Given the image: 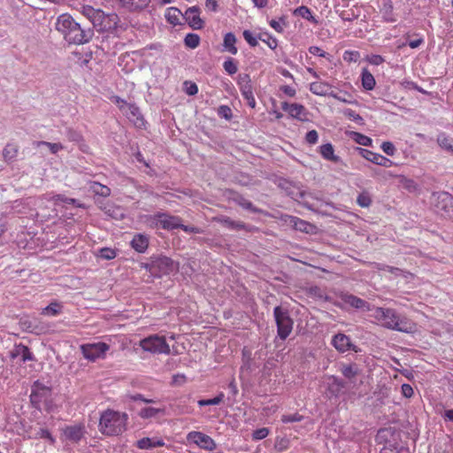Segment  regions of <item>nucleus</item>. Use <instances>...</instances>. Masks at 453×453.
Here are the masks:
<instances>
[{
    "mask_svg": "<svg viewBox=\"0 0 453 453\" xmlns=\"http://www.w3.org/2000/svg\"><path fill=\"white\" fill-rule=\"evenodd\" d=\"M374 318L382 326L403 333H412L416 324L406 316H402L391 308L376 307L372 310Z\"/></svg>",
    "mask_w": 453,
    "mask_h": 453,
    "instance_id": "1",
    "label": "nucleus"
},
{
    "mask_svg": "<svg viewBox=\"0 0 453 453\" xmlns=\"http://www.w3.org/2000/svg\"><path fill=\"white\" fill-rule=\"evenodd\" d=\"M56 29L61 33L65 41L73 44H84L92 37L91 30L81 28L73 18L67 13L61 14L57 19Z\"/></svg>",
    "mask_w": 453,
    "mask_h": 453,
    "instance_id": "2",
    "label": "nucleus"
},
{
    "mask_svg": "<svg viewBox=\"0 0 453 453\" xmlns=\"http://www.w3.org/2000/svg\"><path fill=\"white\" fill-rule=\"evenodd\" d=\"M128 415L111 409H107L101 413L98 428L107 436H117L127 430Z\"/></svg>",
    "mask_w": 453,
    "mask_h": 453,
    "instance_id": "3",
    "label": "nucleus"
},
{
    "mask_svg": "<svg viewBox=\"0 0 453 453\" xmlns=\"http://www.w3.org/2000/svg\"><path fill=\"white\" fill-rule=\"evenodd\" d=\"M28 403L23 398L17 399L13 403L12 412L9 415L10 429L20 438L26 440L28 437Z\"/></svg>",
    "mask_w": 453,
    "mask_h": 453,
    "instance_id": "4",
    "label": "nucleus"
},
{
    "mask_svg": "<svg viewBox=\"0 0 453 453\" xmlns=\"http://www.w3.org/2000/svg\"><path fill=\"white\" fill-rule=\"evenodd\" d=\"M11 364V372L15 380L20 383L22 388L27 385L26 377L28 371L26 365L28 360V347L22 343L15 344L13 349L9 352Z\"/></svg>",
    "mask_w": 453,
    "mask_h": 453,
    "instance_id": "5",
    "label": "nucleus"
},
{
    "mask_svg": "<svg viewBox=\"0 0 453 453\" xmlns=\"http://www.w3.org/2000/svg\"><path fill=\"white\" fill-rule=\"evenodd\" d=\"M30 403L39 411H44L48 413L54 411L57 405L54 401L51 387L35 381L32 386L30 393Z\"/></svg>",
    "mask_w": 453,
    "mask_h": 453,
    "instance_id": "6",
    "label": "nucleus"
},
{
    "mask_svg": "<svg viewBox=\"0 0 453 453\" xmlns=\"http://www.w3.org/2000/svg\"><path fill=\"white\" fill-rule=\"evenodd\" d=\"M273 316L277 326V334L281 340H286L293 331L294 320L287 309L276 306Z\"/></svg>",
    "mask_w": 453,
    "mask_h": 453,
    "instance_id": "7",
    "label": "nucleus"
},
{
    "mask_svg": "<svg viewBox=\"0 0 453 453\" xmlns=\"http://www.w3.org/2000/svg\"><path fill=\"white\" fill-rule=\"evenodd\" d=\"M139 346L152 354H169L170 347L165 336L157 334L150 335L140 341Z\"/></svg>",
    "mask_w": 453,
    "mask_h": 453,
    "instance_id": "8",
    "label": "nucleus"
},
{
    "mask_svg": "<svg viewBox=\"0 0 453 453\" xmlns=\"http://www.w3.org/2000/svg\"><path fill=\"white\" fill-rule=\"evenodd\" d=\"M187 441L189 444H195L199 449L206 451H213L217 448L215 441L202 432L191 431L187 434Z\"/></svg>",
    "mask_w": 453,
    "mask_h": 453,
    "instance_id": "9",
    "label": "nucleus"
},
{
    "mask_svg": "<svg viewBox=\"0 0 453 453\" xmlns=\"http://www.w3.org/2000/svg\"><path fill=\"white\" fill-rule=\"evenodd\" d=\"M337 297L339 300L334 301V304L341 309L349 306L356 309L371 311L370 304L366 301L352 294L341 292L337 295Z\"/></svg>",
    "mask_w": 453,
    "mask_h": 453,
    "instance_id": "10",
    "label": "nucleus"
},
{
    "mask_svg": "<svg viewBox=\"0 0 453 453\" xmlns=\"http://www.w3.org/2000/svg\"><path fill=\"white\" fill-rule=\"evenodd\" d=\"M109 349V345L104 342L87 343L81 346L83 357L89 361L104 357Z\"/></svg>",
    "mask_w": 453,
    "mask_h": 453,
    "instance_id": "11",
    "label": "nucleus"
},
{
    "mask_svg": "<svg viewBox=\"0 0 453 453\" xmlns=\"http://www.w3.org/2000/svg\"><path fill=\"white\" fill-rule=\"evenodd\" d=\"M434 206L438 211L453 221V196L448 192H441L436 195Z\"/></svg>",
    "mask_w": 453,
    "mask_h": 453,
    "instance_id": "12",
    "label": "nucleus"
},
{
    "mask_svg": "<svg viewBox=\"0 0 453 453\" xmlns=\"http://www.w3.org/2000/svg\"><path fill=\"white\" fill-rule=\"evenodd\" d=\"M310 91L319 96H331L338 101L343 102V103H351L350 100L346 98H342L338 94L332 91V86L328 82L326 81H314L310 84Z\"/></svg>",
    "mask_w": 453,
    "mask_h": 453,
    "instance_id": "13",
    "label": "nucleus"
},
{
    "mask_svg": "<svg viewBox=\"0 0 453 453\" xmlns=\"http://www.w3.org/2000/svg\"><path fill=\"white\" fill-rule=\"evenodd\" d=\"M157 219L156 226L165 230L178 229L182 226V219L178 216H173L166 213H157L155 215Z\"/></svg>",
    "mask_w": 453,
    "mask_h": 453,
    "instance_id": "14",
    "label": "nucleus"
},
{
    "mask_svg": "<svg viewBox=\"0 0 453 453\" xmlns=\"http://www.w3.org/2000/svg\"><path fill=\"white\" fill-rule=\"evenodd\" d=\"M360 155L366 160L384 167H391L395 163L381 154L373 152L369 150L358 148Z\"/></svg>",
    "mask_w": 453,
    "mask_h": 453,
    "instance_id": "15",
    "label": "nucleus"
},
{
    "mask_svg": "<svg viewBox=\"0 0 453 453\" xmlns=\"http://www.w3.org/2000/svg\"><path fill=\"white\" fill-rule=\"evenodd\" d=\"M332 345L342 353H344L349 350H354L357 352L355 345L351 342L350 338L342 333L335 334L331 342Z\"/></svg>",
    "mask_w": 453,
    "mask_h": 453,
    "instance_id": "16",
    "label": "nucleus"
},
{
    "mask_svg": "<svg viewBox=\"0 0 453 453\" xmlns=\"http://www.w3.org/2000/svg\"><path fill=\"white\" fill-rule=\"evenodd\" d=\"M84 434L85 426L83 424L67 426L63 429L65 439L73 442H79Z\"/></svg>",
    "mask_w": 453,
    "mask_h": 453,
    "instance_id": "17",
    "label": "nucleus"
},
{
    "mask_svg": "<svg viewBox=\"0 0 453 453\" xmlns=\"http://www.w3.org/2000/svg\"><path fill=\"white\" fill-rule=\"evenodd\" d=\"M122 113L133 122L135 127L142 128L145 126V119L140 109L134 104H130Z\"/></svg>",
    "mask_w": 453,
    "mask_h": 453,
    "instance_id": "18",
    "label": "nucleus"
},
{
    "mask_svg": "<svg viewBox=\"0 0 453 453\" xmlns=\"http://www.w3.org/2000/svg\"><path fill=\"white\" fill-rule=\"evenodd\" d=\"M281 108L294 119L299 120H304L306 119L307 111L303 104L296 103L288 104L287 102H283L281 104Z\"/></svg>",
    "mask_w": 453,
    "mask_h": 453,
    "instance_id": "19",
    "label": "nucleus"
},
{
    "mask_svg": "<svg viewBox=\"0 0 453 453\" xmlns=\"http://www.w3.org/2000/svg\"><path fill=\"white\" fill-rule=\"evenodd\" d=\"M188 24L194 29H200L203 26V21L200 18V12L197 7L188 8L183 14Z\"/></svg>",
    "mask_w": 453,
    "mask_h": 453,
    "instance_id": "20",
    "label": "nucleus"
},
{
    "mask_svg": "<svg viewBox=\"0 0 453 453\" xmlns=\"http://www.w3.org/2000/svg\"><path fill=\"white\" fill-rule=\"evenodd\" d=\"M135 446L139 449H151L165 446V441L158 437H143L135 442Z\"/></svg>",
    "mask_w": 453,
    "mask_h": 453,
    "instance_id": "21",
    "label": "nucleus"
},
{
    "mask_svg": "<svg viewBox=\"0 0 453 453\" xmlns=\"http://www.w3.org/2000/svg\"><path fill=\"white\" fill-rule=\"evenodd\" d=\"M82 13L94 24V26L99 25L104 18V12L103 11L95 9L89 5L82 7Z\"/></svg>",
    "mask_w": 453,
    "mask_h": 453,
    "instance_id": "22",
    "label": "nucleus"
},
{
    "mask_svg": "<svg viewBox=\"0 0 453 453\" xmlns=\"http://www.w3.org/2000/svg\"><path fill=\"white\" fill-rule=\"evenodd\" d=\"M287 222L296 230H299L307 234L312 232L314 228L313 225L295 216H288Z\"/></svg>",
    "mask_w": 453,
    "mask_h": 453,
    "instance_id": "23",
    "label": "nucleus"
},
{
    "mask_svg": "<svg viewBox=\"0 0 453 453\" xmlns=\"http://www.w3.org/2000/svg\"><path fill=\"white\" fill-rule=\"evenodd\" d=\"M131 247L139 253H144L149 247V237L143 234H136L131 241Z\"/></svg>",
    "mask_w": 453,
    "mask_h": 453,
    "instance_id": "24",
    "label": "nucleus"
},
{
    "mask_svg": "<svg viewBox=\"0 0 453 453\" xmlns=\"http://www.w3.org/2000/svg\"><path fill=\"white\" fill-rule=\"evenodd\" d=\"M319 152L321 157L327 161L334 163L340 162V157L334 154V146L330 142L319 146Z\"/></svg>",
    "mask_w": 453,
    "mask_h": 453,
    "instance_id": "25",
    "label": "nucleus"
},
{
    "mask_svg": "<svg viewBox=\"0 0 453 453\" xmlns=\"http://www.w3.org/2000/svg\"><path fill=\"white\" fill-rule=\"evenodd\" d=\"M123 7L130 11H142L145 9L150 0H118Z\"/></svg>",
    "mask_w": 453,
    "mask_h": 453,
    "instance_id": "26",
    "label": "nucleus"
},
{
    "mask_svg": "<svg viewBox=\"0 0 453 453\" xmlns=\"http://www.w3.org/2000/svg\"><path fill=\"white\" fill-rule=\"evenodd\" d=\"M380 12L385 21L395 22L396 20L395 15L394 13V5L391 0H385L383 2Z\"/></svg>",
    "mask_w": 453,
    "mask_h": 453,
    "instance_id": "27",
    "label": "nucleus"
},
{
    "mask_svg": "<svg viewBox=\"0 0 453 453\" xmlns=\"http://www.w3.org/2000/svg\"><path fill=\"white\" fill-rule=\"evenodd\" d=\"M340 372L348 380H354L360 372L357 364H343L341 365Z\"/></svg>",
    "mask_w": 453,
    "mask_h": 453,
    "instance_id": "28",
    "label": "nucleus"
},
{
    "mask_svg": "<svg viewBox=\"0 0 453 453\" xmlns=\"http://www.w3.org/2000/svg\"><path fill=\"white\" fill-rule=\"evenodd\" d=\"M361 83L365 90H372L376 85L373 75L366 68H363L361 72Z\"/></svg>",
    "mask_w": 453,
    "mask_h": 453,
    "instance_id": "29",
    "label": "nucleus"
},
{
    "mask_svg": "<svg viewBox=\"0 0 453 453\" xmlns=\"http://www.w3.org/2000/svg\"><path fill=\"white\" fill-rule=\"evenodd\" d=\"M236 37L233 33H226L224 36L223 46L226 51L232 55L237 54V48L235 46Z\"/></svg>",
    "mask_w": 453,
    "mask_h": 453,
    "instance_id": "30",
    "label": "nucleus"
},
{
    "mask_svg": "<svg viewBox=\"0 0 453 453\" xmlns=\"http://www.w3.org/2000/svg\"><path fill=\"white\" fill-rule=\"evenodd\" d=\"M165 16L170 24L176 26L180 24V19L183 14L179 9L175 7H169L166 9Z\"/></svg>",
    "mask_w": 453,
    "mask_h": 453,
    "instance_id": "31",
    "label": "nucleus"
},
{
    "mask_svg": "<svg viewBox=\"0 0 453 453\" xmlns=\"http://www.w3.org/2000/svg\"><path fill=\"white\" fill-rule=\"evenodd\" d=\"M89 188L95 195H97V196H100L103 197H108L111 196V188L105 185L99 183V182H96V181L91 182Z\"/></svg>",
    "mask_w": 453,
    "mask_h": 453,
    "instance_id": "32",
    "label": "nucleus"
},
{
    "mask_svg": "<svg viewBox=\"0 0 453 453\" xmlns=\"http://www.w3.org/2000/svg\"><path fill=\"white\" fill-rule=\"evenodd\" d=\"M294 14L301 16L302 18L311 21L315 25L319 23L318 19L312 15L311 10L307 6L303 5L296 8L294 12Z\"/></svg>",
    "mask_w": 453,
    "mask_h": 453,
    "instance_id": "33",
    "label": "nucleus"
},
{
    "mask_svg": "<svg viewBox=\"0 0 453 453\" xmlns=\"http://www.w3.org/2000/svg\"><path fill=\"white\" fill-rule=\"evenodd\" d=\"M241 93L243 98L246 100L247 104L254 109L257 105L255 96L253 95V88L252 86H246L241 90Z\"/></svg>",
    "mask_w": 453,
    "mask_h": 453,
    "instance_id": "34",
    "label": "nucleus"
},
{
    "mask_svg": "<svg viewBox=\"0 0 453 453\" xmlns=\"http://www.w3.org/2000/svg\"><path fill=\"white\" fill-rule=\"evenodd\" d=\"M439 146L448 151L453 152V139L445 134H441L437 137Z\"/></svg>",
    "mask_w": 453,
    "mask_h": 453,
    "instance_id": "35",
    "label": "nucleus"
},
{
    "mask_svg": "<svg viewBox=\"0 0 453 453\" xmlns=\"http://www.w3.org/2000/svg\"><path fill=\"white\" fill-rule=\"evenodd\" d=\"M257 38L258 40L265 42L272 50H275L278 47V40L269 33H260L257 35Z\"/></svg>",
    "mask_w": 453,
    "mask_h": 453,
    "instance_id": "36",
    "label": "nucleus"
},
{
    "mask_svg": "<svg viewBox=\"0 0 453 453\" xmlns=\"http://www.w3.org/2000/svg\"><path fill=\"white\" fill-rule=\"evenodd\" d=\"M61 311L62 304L58 302H53L43 308L41 313L46 316H57L61 312Z\"/></svg>",
    "mask_w": 453,
    "mask_h": 453,
    "instance_id": "37",
    "label": "nucleus"
},
{
    "mask_svg": "<svg viewBox=\"0 0 453 453\" xmlns=\"http://www.w3.org/2000/svg\"><path fill=\"white\" fill-rule=\"evenodd\" d=\"M219 222L230 229L242 230L245 228V224L242 221H234L228 217L219 219Z\"/></svg>",
    "mask_w": 453,
    "mask_h": 453,
    "instance_id": "38",
    "label": "nucleus"
},
{
    "mask_svg": "<svg viewBox=\"0 0 453 453\" xmlns=\"http://www.w3.org/2000/svg\"><path fill=\"white\" fill-rule=\"evenodd\" d=\"M372 203V197L368 191H362L357 197V203L362 208H368Z\"/></svg>",
    "mask_w": 453,
    "mask_h": 453,
    "instance_id": "39",
    "label": "nucleus"
},
{
    "mask_svg": "<svg viewBox=\"0 0 453 453\" xmlns=\"http://www.w3.org/2000/svg\"><path fill=\"white\" fill-rule=\"evenodd\" d=\"M329 380H331L329 389L333 393L338 394L345 387L344 381L336 376H330Z\"/></svg>",
    "mask_w": 453,
    "mask_h": 453,
    "instance_id": "40",
    "label": "nucleus"
},
{
    "mask_svg": "<svg viewBox=\"0 0 453 453\" xmlns=\"http://www.w3.org/2000/svg\"><path fill=\"white\" fill-rule=\"evenodd\" d=\"M350 136L352 139L358 144L363 146H371L372 145V139L363 134L357 133V132H352L350 134Z\"/></svg>",
    "mask_w": 453,
    "mask_h": 453,
    "instance_id": "41",
    "label": "nucleus"
},
{
    "mask_svg": "<svg viewBox=\"0 0 453 453\" xmlns=\"http://www.w3.org/2000/svg\"><path fill=\"white\" fill-rule=\"evenodd\" d=\"M225 398L224 393H219L217 396L211 398V399H202L197 402L199 406H205V405H218L223 402Z\"/></svg>",
    "mask_w": 453,
    "mask_h": 453,
    "instance_id": "42",
    "label": "nucleus"
},
{
    "mask_svg": "<svg viewBox=\"0 0 453 453\" xmlns=\"http://www.w3.org/2000/svg\"><path fill=\"white\" fill-rule=\"evenodd\" d=\"M185 45L190 49H196L200 43V37L196 34H188L184 39Z\"/></svg>",
    "mask_w": 453,
    "mask_h": 453,
    "instance_id": "43",
    "label": "nucleus"
},
{
    "mask_svg": "<svg viewBox=\"0 0 453 453\" xmlns=\"http://www.w3.org/2000/svg\"><path fill=\"white\" fill-rule=\"evenodd\" d=\"M162 412H164L163 409H157V408H154V407H146L140 411L139 415L142 418H150L155 417L158 413H162Z\"/></svg>",
    "mask_w": 453,
    "mask_h": 453,
    "instance_id": "44",
    "label": "nucleus"
},
{
    "mask_svg": "<svg viewBox=\"0 0 453 453\" xmlns=\"http://www.w3.org/2000/svg\"><path fill=\"white\" fill-rule=\"evenodd\" d=\"M97 256L103 259L111 260L117 257V251L111 248H102L98 250Z\"/></svg>",
    "mask_w": 453,
    "mask_h": 453,
    "instance_id": "45",
    "label": "nucleus"
},
{
    "mask_svg": "<svg viewBox=\"0 0 453 453\" xmlns=\"http://www.w3.org/2000/svg\"><path fill=\"white\" fill-rule=\"evenodd\" d=\"M223 68L224 70L229 74V75H233L234 73H237L238 71V66H237V64L236 62L229 58H227L224 63H223Z\"/></svg>",
    "mask_w": 453,
    "mask_h": 453,
    "instance_id": "46",
    "label": "nucleus"
},
{
    "mask_svg": "<svg viewBox=\"0 0 453 453\" xmlns=\"http://www.w3.org/2000/svg\"><path fill=\"white\" fill-rule=\"evenodd\" d=\"M183 89L185 93L188 96H195L198 93L197 85L190 81H185L183 82Z\"/></svg>",
    "mask_w": 453,
    "mask_h": 453,
    "instance_id": "47",
    "label": "nucleus"
},
{
    "mask_svg": "<svg viewBox=\"0 0 453 453\" xmlns=\"http://www.w3.org/2000/svg\"><path fill=\"white\" fill-rule=\"evenodd\" d=\"M303 419V417L299 413L296 412L294 414H285L281 416V421L285 424L293 423V422H300Z\"/></svg>",
    "mask_w": 453,
    "mask_h": 453,
    "instance_id": "48",
    "label": "nucleus"
},
{
    "mask_svg": "<svg viewBox=\"0 0 453 453\" xmlns=\"http://www.w3.org/2000/svg\"><path fill=\"white\" fill-rule=\"evenodd\" d=\"M360 58V53L357 50H346L343 53V60L351 63L357 62Z\"/></svg>",
    "mask_w": 453,
    "mask_h": 453,
    "instance_id": "49",
    "label": "nucleus"
},
{
    "mask_svg": "<svg viewBox=\"0 0 453 453\" xmlns=\"http://www.w3.org/2000/svg\"><path fill=\"white\" fill-rule=\"evenodd\" d=\"M218 114L227 120H230L233 117L232 110L227 105H220L218 109Z\"/></svg>",
    "mask_w": 453,
    "mask_h": 453,
    "instance_id": "50",
    "label": "nucleus"
},
{
    "mask_svg": "<svg viewBox=\"0 0 453 453\" xmlns=\"http://www.w3.org/2000/svg\"><path fill=\"white\" fill-rule=\"evenodd\" d=\"M309 52L312 55L327 58L329 61L331 60L332 57L326 53L325 50H323L321 48L318 46H311L309 48Z\"/></svg>",
    "mask_w": 453,
    "mask_h": 453,
    "instance_id": "51",
    "label": "nucleus"
},
{
    "mask_svg": "<svg viewBox=\"0 0 453 453\" xmlns=\"http://www.w3.org/2000/svg\"><path fill=\"white\" fill-rule=\"evenodd\" d=\"M38 145L47 146L52 154H56L59 150L64 149L63 145L59 142H39Z\"/></svg>",
    "mask_w": 453,
    "mask_h": 453,
    "instance_id": "52",
    "label": "nucleus"
},
{
    "mask_svg": "<svg viewBox=\"0 0 453 453\" xmlns=\"http://www.w3.org/2000/svg\"><path fill=\"white\" fill-rule=\"evenodd\" d=\"M242 35L250 46L256 47L258 44V38L255 37L250 30H244Z\"/></svg>",
    "mask_w": 453,
    "mask_h": 453,
    "instance_id": "53",
    "label": "nucleus"
},
{
    "mask_svg": "<svg viewBox=\"0 0 453 453\" xmlns=\"http://www.w3.org/2000/svg\"><path fill=\"white\" fill-rule=\"evenodd\" d=\"M17 154V150L14 146L12 145H7L4 150H3V157L6 159V160H11Z\"/></svg>",
    "mask_w": 453,
    "mask_h": 453,
    "instance_id": "54",
    "label": "nucleus"
},
{
    "mask_svg": "<svg viewBox=\"0 0 453 453\" xmlns=\"http://www.w3.org/2000/svg\"><path fill=\"white\" fill-rule=\"evenodd\" d=\"M111 100L119 107V109L123 112L130 104L127 101L120 98L119 96H113L111 97Z\"/></svg>",
    "mask_w": 453,
    "mask_h": 453,
    "instance_id": "55",
    "label": "nucleus"
},
{
    "mask_svg": "<svg viewBox=\"0 0 453 453\" xmlns=\"http://www.w3.org/2000/svg\"><path fill=\"white\" fill-rule=\"evenodd\" d=\"M269 434V429L266 427L257 429L252 434L253 440L258 441L265 439Z\"/></svg>",
    "mask_w": 453,
    "mask_h": 453,
    "instance_id": "56",
    "label": "nucleus"
},
{
    "mask_svg": "<svg viewBox=\"0 0 453 453\" xmlns=\"http://www.w3.org/2000/svg\"><path fill=\"white\" fill-rule=\"evenodd\" d=\"M237 84L240 87V90H242V88L246 86H252L250 75L249 74H240L238 76Z\"/></svg>",
    "mask_w": 453,
    "mask_h": 453,
    "instance_id": "57",
    "label": "nucleus"
},
{
    "mask_svg": "<svg viewBox=\"0 0 453 453\" xmlns=\"http://www.w3.org/2000/svg\"><path fill=\"white\" fill-rule=\"evenodd\" d=\"M305 141L310 145H314L319 141V134L316 130L309 131L305 135Z\"/></svg>",
    "mask_w": 453,
    "mask_h": 453,
    "instance_id": "58",
    "label": "nucleus"
},
{
    "mask_svg": "<svg viewBox=\"0 0 453 453\" xmlns=\"http://www.w3.org/2000/svg\"><path fill=\"white\" fill-rule=\"evenodd\" d=\"M270 26L278 33H283L284 28L282 24H285L284 18H280V20L272 19L269 22Z\"/></svg>",
    "mask_w": 453,
    "mask_h": 453,
    "instance_id": "59",
    "label": "nucleus"
},
{
    "mask_svg": "<svg viewBox=\"0 0 453 453\" xmlns=\"http://www.w3.org/2000/svg\"><path fill=\"white\" fill-rule=\"evenodd\" d=\"M380 147L381 150L388 156H394L395 153V148L390 142H383Z\"/></svg>",
    "mask_w": 453,
    "mask_h": 453,
    "instance_id": "60",
    "label": "nucleus"
},
{
    "mask_svg": "<svg viewBox=\"0 0 453 453\" xmlns=\"http://www.w3.org/2000/svg\"><path fill=\"white\" fill-rule=\"evenodd\" d=\"M380 453H399L396 443H387L380 449Z\"/></svg>",
    "mask_w": 453,
    "mask_h": 453,
    "instance_id": "61",
    "label": "nucleus"
},
{
    "mask_svg": "<svg viewBox=\"0 0 453 453\" xmlns=\"http://www.w3.org/2000/svg\"><path fill=\"white\" fill-rule=\"evenodd\" d=\"M37 436L39 438L49 440L51 444L55 443V439L52 437L51 434L48 429H40V431L37 433Z\"/></svg>",
    "mask_w": 453,
    "mask_h": 453,
    "instance_id": "62",
    "label": "nucleus"
},
{
    "mask_svg": "<svg viewBox=\"0 0 453 453\" xmlns=\"http://www.w3.org/2000/svg\"><path fill=\"white\" fill-rule=\"evenodd\" d=\"M280 90L283 92L286 96L289 97H294L296 95V90L295 88L289 85H282L280 87Z\"/></svg>",
    "mask_w": 453,
    "mask_h": 453,
    "instance_id": "63",
    "label": "nucleus"
},
{
    "mask_svg": "<svg viewBox=\"0 0 453 453\" xmlns=\"http://www.w3.org/2000/svg\"><path fill=\"white\" fill-rule=\"evenodd\" d=\"M401 391L403 396L406 398H411L413 395V388L410 384H403L401 388Z\"/></svg>",
    "mask_w": 453,
    "mask_h": 453,
    "instance_id": "64",
    "label": "nucleus"
}]
</instances>
